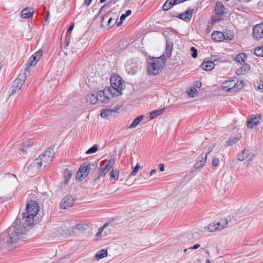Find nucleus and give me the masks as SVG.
<instances>
[{"label": "nucleus", "instance_id": "obj_41", "mask_svg": "<svg viewBox=\"0 0 263 263\" xmlns=\"http://www.w3.org/2000/svg\"><path fill=\"white\" fill-rule=\"evenodd\" d=\"M186 92L189 96L193 98L195 96V95L198 92V91L195 88H191L186 91Z\"/></svg>", "mask_w": 263, "mask_h": 263}, {"label": "nucleus", "instance_id": "obj_33", "mask_svg": "<svg viewBox=\"0 0 263 263\" xmlns=\"http://www.w3.org/2000/svg\"><path fill=\"white\" fill-rule=\"evenodd\" d=\"M173 44L172 42L167 43L166 45L165 54L167 57L170 58L173 49Z\"/></svg>", "mask_w": 263, "mask_h": 263}, {"label": "nucleus", "instance_id": "obj_60", "mask_svg": "<svg viewBox=\"0 0 263 263\" xmlns=\"http://www.w3.org/2000/svg\"><path fill=\"white\" fill-rule=\"evenodd\" d=\"M65 43L66 46H68L69 45V42L68 41H66Z\"/></svg>", "mask_w": 263, "mask_h": 263}, {"label": "nucleus", "instance_id": "obj_53", "mask_svg": "<svg viewBox=\"0 0 263 263\" xmlns=\"http://www.w3.org/2000/svg\"><path fill=\"white\" fill-rule=\"evenodd\" d=\"M127 16L124 14H123L121 15V16H120V20L121 21H123V20H125V18Z\"/></svg>", "mask_w": 263, "mask_h": 263}, {"label": "nucleus", "instance_id": "obj_10", "mask_svg": "<svg viewBox=\"0 0 263 263\" xmlns=\"http://www.w3.org/2000/svg\"><path fill=\"white\" fill-rule=\"evenodd\" d=\"M102 165L99 168V177L104 176L112 167L115 161L113 160H104L102 161Z\"/></svg>", "mask_w": 263, "mask_h": 263}, {"label": "nucleus", "instance_id": "obj_23", "mask_svg": "<svg viewBox=\"0 0 263 263\" xmlns=\"http://www.w3.org/2000/svg\"><path fill=\"white\" fill-rule=\"evenodd\" d=\"M215 64L212 61H204L201 65V68L206 71H210L214 68Z\"/></svg>", "mask_w": 263, "mask_h": 263}, {"label": "nucleus", "instance_id": "obj_9", "mask_svg": "<svg viewBox=\"0 0 263 263\" xmlns=\"http://www.w3.org/2000/svg\"><path fill=\"white\" fill-rule=\"evenodd\" d=\"M43 166L41 165L39 160L35 159L32 162L27 169L26 173L28 176H33L37 174L42 170Z\"/></svg>", "mask_w": 263, "mask_h": 263}, {"label": "nucleus", "instance_id": "obj_26", "mask_svg": "<svg viewBox=\"0 0 263 263\" xmlns=\"http://www.w3.org/2000/svg\"><path fill=\"white\" fill-rule=\"evenodd\" d=\"M250 69V65L245 63H242V65L236 70L237 74H243Z\"/></svg>", "mask_w": 263, "mask_h": 263}, {"label": "nucleus", "instance_id": "obj_17", "mask_svg": "<svg viewBox=\"0 0 263 263\" xmlns=\"http://www.w3.org/2000/svg\"><path fill=\"white\" fill-rule=\"evenodd\" d=\"M261 116L256 115L253 116L247 122V126L249 128H253L254 126L258 125L261 122Z\"/></svg>", "mask_w": 263, "mask_h": 263}, {"label": "nucleus", "instance_id": "obj_47", "mask_svg": "<svg viewBox=\"0 0 263 263\" xmlns=\"http://www.w3.org/2000/svg\"><path fill=\"white\" fill-rule=\"evenodd\" d=\"M92 0H84V5H85L86 7H88Z\"/></svg>", "mask_w": 263, "mask_h": 263}, {"label": "nucleus", "instance_id": "obj_20", "mask_svg": "<svg viewBox=\"0 0 263 263\" xmlns=\"http://www.w3.org/2000/svg\"><path fill=\"white\" fill-rule=\"evenodd\" d=\"M33 13V9L31 8L27 7L22 11L21 17L23 18H29L32 17Z\"/></svg>", "mask_w": 263, "mask_h": 263}, {"label": "nucleus", "instance_id": "obj_44", "mask_svg": "<svg viewBox=\"0 0 263 263\" xmlns=\"http://www.w3.org/2000/svg\"><path fill=\"white\" fill-rule=\"evenodd\" d=\"M140 168V165L137 164L136 166L134 168L133 171L130 173L129 176H135L136 173L138 172L139 169Z\"/></svg>", "mask_w": 263, "mask_h": 263}, {"label": "nucleus", "instance_id": "obj_24", "mask_svg": "<svg viewBox=\"0 0 263 263\" xmlns=\"http://www.w3.org/2000/svg\"><path fill=\"white\" fill-rule=\"evenodd\" d=\"M193 10L194 9H190L183 13H180L178 15V17L184 21L186 19L190 20L192 16Z\"/></svg>", "mask_w": 263, "mask_h": 263}, {"label": "nucleus", "instance_id": "obj_29", "mask_svg": "<svg viewBox=\"0 0 263 263\" xmlns=\"http://www.w3.org/2000/svg\"><path fill=\"white\" fill-rule=\"evenodd\" d=\"M240 138V136L239 135H235L233 137L230 138L227 141L226 145L227 146H230L235 144L239 140Z\"/></svg>", "mask_w": 263, "mask_h": 263}, {"label": "nucleus", "instance_id": "obj_58", "mask_svg": "<svg viewBox=\"0 0 263 263\" xmlns=\"http://www.w3.org/2000/svg\"><path fill=\"white\" fill-rule=\"evenodd\" d=\"M239 2H249L250 0H238Z\"/></svg>", "mask_w": 263, "mask_h": 263}, {"label": "nucleus", "instance_id": "obj_37", "mask_svg": "<svg viewBox=\"0 0 263 263\" xmlns=\"http://www.w3.org/2000/svg\"><path fill=\"white\" fill-rule=\"evenodd\" d=\"M119 173L117 170H112L110 172V179H115L116 180L118 179Z\"/></svg>", "mask_w": 263, "mask_h": 263}, {"label": "nucleus", "instance_id": "obj_31", "mask_svg": "<svg viewBox=\"0 0 263 263\" xmlns=\"http://www.w3.org/2000/svg\"><path fill=\"white\" fill-rule=\"evenodd\" d=\"M249 157V153L245 149L243 150L240 153L237 155V159L239 161H242L246 160Z\"/></svg>", "mask_w": 263, "mask_h": 263}, {"label": "nucleus", "instance_id": "obj_64", "mask_svg": "<svg viewBox=\"0 0 263 263\" xmlns=\"http://www.w3.org/2000/svg\"><path fill=\"white\" fill-rule=\"evenodd\" d=\"M212 148L209 149V151H208V154H209L212 151Z\"/></svg>", "mask_w": 263, "mask_h": 263}, {"label": "nucleus", "instance_id": "obj_19", "mask_svg": "<svg viewBox=\"0 0 263 263\" xmlns=\"http://www.w3.org/2000/svg\"><path fill=\"white\" fill-rule=\"evenodd\" d=\"M178 4H179L178 0H167L163 5L162 9L163 11H167Z\"/></svg>", "mask_w": 263, "mask_h": 263}, {"label": "nucleus", "instance_id": "obj_54", "mask_svg": "<svg viewBox=\"0 0 263 263\" xmlns=\"http://www.w3.org/2000/svg\"><path fill=\"white\" fill-rule=\"evenodd\" d=\"M132 13V11L131 10H128L127 11H126V13L124 14L126 16H129Z\"/></svg>", "mask_w": 263, "mask_h": 263}, {"label": "nucleus", "instance_id": "obj_27", "mask_svg": "<svg viewBox=\"0 0 263 263\" xmlns=\"http://www.w3.org/2000/svg\"><path fill=\"white\" fill-rule=\"evenodd\" d=\"M144 116L141 115L136 117L132 124L128 127V129L133 128L138 126L140 122L143 119Z\"/></svg>", "mask_w": 263, "mask_h": 263}, {"label": "nucleus", "instance_id": "obj_57", "mask_svg": "<svg viewBox=\"0 0 263 263\" xmlns=\"http://www.w3.org/2000/svg\"><path fill=\"white\" fill-rule=\"evenodd\" d=\"M49 13L48 12H47L46 15V16L45 17V21H47V20L48 19V18L49 17Z\"/></svg>", "mask_w": 263, "mask_h": 263}, {"label": "nucleus", "instance_id": "obj_8", "mask_svg": "<svg viewBox=\"0 0 263 263\" xmlns=\"http://www.w3.org/2000/svg\"><path fill=\"white\" fill-rule=\"evenodd\" d=\"M90 170V163H83L80 166L79 170L76 173V179L79 181H82L89 174Z\"/></svg>", "mask_w": 263, "mask_h": 263}, {"label": "nucleus", "instance_id": "obj_48", "mask_svg": "<svg viewBox=\"0 0 263 263\" xmlns=\"http://www.w3.org/2000/svg\"><path fill=\"white\" fill-rule=\"evenodd\" d=\"M258 89L263 90V78L260 80V81L258 85Z\"/></svg>", "mask_w": 263, "mask_h": 263}, {"label": "nucleus", "instance_id": "obj_16", "mask_svg": "<svg viewBox=\"0 0 263 263\" xmlns=\"http://www.w3.org/2000/svg\"><path fill=\"white\" fill-rule=\"evenodd\" d=\"M120 109L119 106H116L113 109L105 108L102 109L100 114V116L102 118L108 119L110 117L112 116L114 114L118 112Z\"/></svg>", "mask_w": 263, "mask_h": 263}, {"label": "nucleus", "instance_id": "obj_32", "mask_svg": "<svg viewBox=\"0 0 263 263\" xmlns=\"http://www.w3.org/2000/svg\"><path fill=\"white\" fill-rule=\"evenodd\" d=\"M165 110V108L154 110L150 113V118L153 119L156 117L160 115Z\"/></svg>", "mask_w": 263, "mask_h": 263}, {"label": "nucleus", "instance_id": "obj_42", "mask_svg": "<svg viewBox=\"0 0 263 263\" xmlns=\"http://www.w3.org/2000/svg\"><path fill=\"white\" fill-rule=\"evenodd\" d=\"M37 62L35 60H33V57L31 56L28 60L26 63L27 67L26 69L31 66L34 65L36 64Z\"/></svg>", "mask_w": 263, "mask_h": 263}, {"label": "nucleus", "instance_id": "obj_43", "mask_svg": "<svg viewBox=\"0 0 263 263\" xmlns=\"http://www.w3.org/2000/svg\"><path fill=\"white\" fill-rule=\"evenodd\" d=\"M108 225V223H105L102 227H101V228H100L99 229H98V232H97V233L96 234V236H99L101 235L103 230L104 229V228Z\"/></svg>", "mask_w": 263, "mask_h": 263}, {"label": "nucleus", "instance_id": "obj_45", "mask_svg": "<svg viewBox=\"0 0 263 263\" xmlns=\"http://www.w3.org/2000/svg\"><path fill=\"white\" fill-rule=\"evenodd\" d=\"M191 50L193 52L192 54V57L194 58H196L198 55L197 50L194 47H192L191 48Z\"/></svg>", "mask_w": 263, "mask_h": 263}, {"label": "nucleus", "instance_id": "obj_55", "mask_svg": "<svg viewBox=\"0 0 263 263\" xmlns=\"http://www.w3.org/2000/svg\"><path fill=\"white\" fill-rule=\"evenodd\" d=\"M156 172V170H152L151 172H150V173H149V175L150 176H152L154 174H155V173Z\"/></svg>", "mask_w": 263, "mask_h": 263}, {"label": "nucleus", "instance_id": "obj_6", "mask_svg": "<svg viewBox=\"0 0 263 263\" xmlns=\"http://www.w3.org/2000/svg\"><path fill=\"white\" fill-rule=\"evenodd\" d=\"M53 155V149L51 148H49L36 159L39 160V162L41 163V165L45 168L47 165L52 161Z\"/></svg>", "mask_w": 263, "mask_h": 263}, {"label": "nucleus", "instance_id": "obj_3", "mask_svg": "<svg viewBox=\"0 0 263 263\" xmlns=\"http://www.w3.org/2000/svg\"><path fill=\"white\" fill-rule=\"evenodd\" d=\"M110 83L111 87L107 88L108 90H110V95L112 97L121 95L124 87L121 77L117 73H113L110 77Z\"/></svg>", "mask_w": 263, "mask_h": 263}, {"label": "nucleus", "instance_id": "obj_59", "mask_svg": "<svg viewBox=\"0 0 263 263\" xmlns=\"http://www.w3.org/2000/svg\"><path fill=\"white\" fill-rule=\"evenodd\" d=\"M178 1L179 3H183L185 1H186V0H178Z\"/></svg>", "mask_w": 263, "mask_h": 263}, {"label": "nucleus", "instance_id": "obj_35", "mask_svg": "<svg viewBox=\"0 0 263 263\" xmlns=\"http://www.w3.org/2000/svg\"><path fill=\"white\" fill-rule=\"evenodd\" d=\"M205 229H207L209 232H213L218 231L217 228L216 221L211 223L207 227H205Z\"/></svg>", "mask_w": 263, "mask_h": 263}, {"label": "nucleus", "instance_id": "obj_63", "mask_svg": "<svg viewBox=\"0 0 263 263\" xmlns=\"http://www.w3.org/2000/svg\"><path fill=\"white\" fill-rule=\"evenodd\" d=\"M106 0H100V3H104Z\"/></svg>", "mask_w": 263, "mask_h": 263}, {"label": "nucleus", "instance_id": "obj_52", "mask_svg": "<svg viewBox=\"0 0 263 263\" xmlns=\"http://www.w3.org/2000/svg\"><path fill=\"white\" fill-rule=\"evenodd\" d=\"M159 170L161 172H163L164 171V166L163 163H161L159 165Z\"/></svg>", "mask_w": 263, "mask_h": 263}, {"label": "nucleus", "instance_id": "obj_34", "mask_svg": "<svg viewBox=\"0 0 263 263\" xmlns=\"http://www.w3.org/2000/svg\"><path fill=\"white\" fill-rule=\"evenodd\" d=\"M107 255V252L105 250H101L99 251L97 254H96V257L99 260L101 258H103Z\"/></svg>", "mask_w": 263, "mask_h": 263}, {"label": "nucleus", "instance_id": "obj_56", "mask_svg": "<svg viewBox=\"0 0 263 263\" xmlns=\"http://www.w3.org/2000/svg\"><path fill=\"white\" fill-rule=\"evenodd\" d=\"M59 263H63L65 262V258H60L59 259Z\"/></svg>", "mask_w": 263, "mask_h": 263}, {"label": "nucleus", "instance_id": "obj_30", "mask_svg": "<svg viewBox=\"0 0 263 263\" xmlns=\"http://www.w3.org/2000/svg\"><path fill=\"white\" fill-rule=\"evenodd\" d=\"M247 58V55L245 53H241L238 54L236 57L235 58V60L236 62L239 63L240 64L245 62L246 59Z\"/></svg>", "mask_w": 263, "mask_h": 263}, {"label": "nucleus", "instance_id": "obj_7", "mask_svg": "<svg viewBox=\"0 0 263 263\" xmlns=\"http://www.w3.org/2000/svg\"><path fill=\"white\" fill-rule=\"evenodd\" d=\"M27 78V75L26 73H21L17 79L14 81L13 85L12 86L11 89V93L10 95V96L11 95H13L17 91H19L23 85H24L25 80Z\"/></svg>", "mask_w": 263, "mask_h": 263}, {"label": "nucleus", "instance_id": "obj_4", "mask_svg": "<svg viewBox=\"0 0 263 263\" xmlns=\"http://www.w3.org/2000/svg\"><path fill=\"white\" fill-rule=\"evenodd\" d=\"M244 84L242 81L236 82L234 80L225 81L222 83V88L227 92H235L242 89Z\"/></svg>", "mask_w": 263, "mask_h": 263}, {"label": "nucleus", "instance_id": "obj_39", "mask_svg": "<svg viewBox=\"0 0 263 263\" xmlns=\"http://www.w3.org/2000/svg\"><path fill=\"white\" fill-rule=\"evenodd\" d=\"M223 40H231L233 37V34L231 31H226L223 32Z\"/></svg>", "mask_w": 263, "mask_h": 263}, {"label": "nucleus", "instance_id": "obj_11", "mask_svg": "<svg viewBox=\"0 0 263 263\" xmlns=\"http://www.w3.org/2000/svg\"><path fill=\"white\" fill-rule=\"evenodd\" d=\"M39 211L38 203L36 202H31L27 204L26 208V214H29L30 216L34 217Z\"/></svg>", "mask_w": 263, "mask_h": 263}, {"label": "nucleus", "instance_id": "obj_49", "mask_svg": "<svg viewBox=\"0 0 263 263\" xmlns=\"http://www.w3.org/2000/svg\"><path fill=\"white\" fill-rule=\"evenodd\" d=\"M194 85L197 88H199L201 87L202 84H201V82H200L199 81H196L194 83Z\"/></svg>", "mask_w": 263, "mask_h": 263}, {"label": "nucleus", "instance_id": "obj_51", "mask_svg": "<svg viewBox=\"0 0 263 263\" xmlns=\"http://www.w3.org/2000/svg\"><path fill=\"white\" fill-rule=\"evenodd\" d=\"M200 246L199 244L197 243V244L195 245L194 246L191 247L190 248H189V249H197L198 248H199L200 247Z\"/></svg>", "mask_w": 263, "mask_h": 263}, {"label": "nucleus", "instance_id": "obj_2", "mask_svg": "<svg viewBox=\"0 0 263 263\" xmlns=\"http://www.w3.org/2000/svg\"><path fill=\"white\" fill-rule=\"evenodd\" d=\"M165 61V55H162L159 58L149 57L147 60L148 73L153 75L159 73L164 67Z\"/></svg>", "mask_w": 263, "mask_h": 263}, {"label": "nucleus", "instance_id": "obj_40", "mask_svg": "<svg viewBox=\"0 0 263 263\" xmlns=\"http://www.w3.org/2000/svg\"><path fill=\"white\" fill-rule=\"evenodd\" d=\"M98 146L97 144L93 145L91 147L88 149L86 152V154H90L96 152L98 150Z\"/></svg>", "mask_w": 263, "mask_h": 263}, {"label": "nucleus", "instance_id": "obj_12", "mask_svg": "<svg viewBox=\"0 0 263 263\" xmlns=\"http://www.w3.org/2000/svg\"><path fill=\"white\" fill-rule=\"evenodd\" d=\"M225 8L221 2H217L215 7L216 15L212 18L213 22H216L221 20V16L224 13Z\"/></svg>", "mask_w": 263, "mask_h": 263}, {"label": "nucleus", "instance_id": "obj_25", "mask_svg": "<svg viewBox=\"0 0 263 263\" xmlns=\"http://www.w3.org/2000/svg\"><path fill=\"white\" fill-rule=\"evenodd\" d=\"M217 228L218 231L221 230L226 227L228 224V220L226 218H221L218 221H216Z\"/></svg>", "mask_w": 263, "mask_h": 263}, {"label": "nucleus", "instance_id": "obj_1", "mask_svg": "<svg viewBox=\"0 0 263 263\" xmlns=\"http://www.w3.org/2000/svg\"><path fill=\"white\" fill-rule=\"evenodd\" d=\"M34 221V217L30 216L29 214H26V212H23L21 215H19L13 226L8 229L7 245L9 247H13L20 240L25 238L27 228L33 225Z\"/></svg>", "mask_w": 263, "mask_h": 263}, {"label": "nucleus", "instance_id": "obj_62", "mask_svg": "<svg viewBox=\"0 0 263 263\" xmlns=\"http://www.w3.org/2000/svg\"><path fill=\"white\" fill-rule=\"evenodd\" d=\"M122 23V21H121L120 22H119L118 23L117 26H119Z\"/></svg>", "mask_w": 263, "mask_h": 263}, {"label": "nucleus", "instance_id": "obj_15", "mask_svg": "<svg viewBox=\"0 0 263 263\" xmlns=\"http://www.w3.org/2000/svg\"><path fill=\"white\" fill-rule=\"evenodd\" d=\"M75 201V199L71 195H68L64 197L60 204L61 208L66 209L71 207Z\"/></svg>", "mask_w": 263, "mask_h": 263}, {"label": "nucleus", "instance_id": "obj_46", "mask_svg": "<svg viewBox=\"0 0 263 263\" xmlns=\"http://www.w3.org/2000/svg\"><path fill=\"white\" fill-rule=\"evenodd\" d=\"M212 163L213 166H217L219 164V159L216 157H214L212 160Z\"/></svg>", "mask_w": 263, "mask_h": 263}, {"label": "nucleus", "instance_id": "obj_13", "mask_svg": "<svg viewBox=\"0 0 263 263\" xmlns=\"http://www.w3.org/2000/svg\"><path fill=\"white\" fill-rule=\"evenodd\" d=\"M110 90L107 88L104 90H100L97 92L98 101L103 103H107L109 101V95H110Z\"/></svg>", "mask_w": 263, "mask_h": 263}, {"label": "nucleus", "instance_id": "obj_22", "mask_svg": "<svg viewBox=\"0 0 263 263\" xmlns=\"http://www.w3.org/2000/svg\"><path fill=\"white\" fill-rule=\"evenodd\" d=\"M86 99L87 102L90 104L96 103L98 102L97 93H88L86 97Z\"/></svg>", "mask_w": 263, "mask_h": 263}, {"label": "nucleus", "instance_id": "obj_61", "mask_svg": "<svg viewBox=\"0 0 263 263\" xmlns=\"http://www.w3.org/2000/svg\"><path fill=\"white\" fill-rule=\"evenodd\" d=\"M205 263H210V260L209 259H206Z\"/></svg>", "mask_w": 263, "mask_h": 263}, {"label": "nucleus", "instance_id": "obj_14", "mask_svg": "<svg viewBox=\"0 0 263 263\" xmlns=\"http://www.w3.org/2000/svg\"><path fill=\"white\" fill-rule=\"evenodd\" d=\"M253 36L256 40L263 38V22L253 27Z\"/></svg>", "mask_w": 263, "mask_h": 263}, {"label": "nucleus", "instance_id": "obj_5", "mask_svg": "<svg viewBox=\"0 0 263 263\" xmlns=\"http://www.w3.org/2000/svg\"><path fill=\"white\" fill-rule=\"evenodd\" d=\"M108 6L109 7V4H104L102 6L98 13V15H100L102 17L101 27L107 29L113 26L115 24V23H112L113 19L110 17L109 12H107L104 15L101 14L104 10Z\"/></svg>", "mask_w": 263, "mask_h": 263}, {"label": "nucleus", "instance_id": "obj_50", "mask_svg": "<svg viewBox=\"0 0 263 263\" xmlns=\"http://www.w3.org/2000/svg\"><path fill=\"white\" fill-rule=\"evenodd\" d=\"M73 27H74V23H73L71 25H70V26L69 27V28H68V30H67V34H68V33H71V32L72 31V30H73Z\"/></svg>", "mask_w": 263, "mask_h": 263}, {"label": "nucleus", "instance_id": "obj_18", "mask_svg": "<svg viewBox=\"0 0 263 263\" xmlns=\"http://www.w3.org/2000/svg\"><path fill=\"white\" fill-rule=\"evenodd\" d=\"M208 154H201L197 158V162L194 165V167L198 169L202 167L205 164Z\"/></svg>", "mask_w": 263, "mask_h": 263}, {"label": "nucleus", "instance_id": "obj_38", "mask_svg": "<svg viewBox=\"0 0 263 263\" xmlns=\"http://www.w3.org/2000/svg\"><path fill=\"white\" fill-rule=\"evenodd\" d=\"M254 54L258 57H263V45L255 49Z\"/></svg>", "mask_w": 263, "mask_h": 263}, {"label": "nucleus", "instance_id": "obj_36", "mask_svg": "<svg viewBox=\"0 0 263 263\" xmlns=\"http://www.w3.org/2000/svg\"><path fill=\"white\" fill-rule=\"evenodd\" d=\"M42 50H39L33 55H32V57H33V60H35L36 62H37L42 56Z\"/></svg>", "mask_w": 263, "mask_h": 263}, {"label": "nucleus", "instance_id": "obj_28", "mask_svg": "<svg viewBox=\"0 0 263 263\" xmlns=\"http://www.w3.org/2000/svg\"><path fill=\"white\" fill-rule=\"evenodd\" d=\"M64 183L65 184H67L68 183L69 179L72 176V172L68 168H66L64 171Z\"/></svg>", "mask_w": 263, "mask_h": 263}, {"label": "nucleus", "instance_id": "obj_21", "mask_svg": "<svg viewBox=\"0 0 263 263\" xmlns=\"http://www.w3.org/2000/svg\"><path fill=\"white\" fill-rule=\"evenodd\" d=\"M223 32L220 31H214L211 35V39L215 42H221L223 40Z\"/></svg>", "mask_w": 263, "mask_h": 263}]
</instances>
